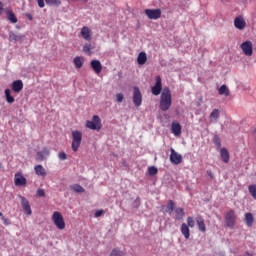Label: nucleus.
Returning a JSON list of instances; mask_svg holds the SVG:
<instances>
[{
	"instance_id": "393cba45",
	"label": "nucleus",
	"mask_w": 256,
	"mask_h": 256,
	"mask_svg": "<svg viewBox=\"0 0 256 256\" xmlns=\"http://www.w3.org/2000/svg\"><path fill=\"white\" fill-rule=\"evenodd\" d=\"M137 63L138 65H145L147 63V53L140 52L137 57Z\"/></svg>"
},
{
	"instance_id": "4c0bfd02",
	"label": "nucleus",
	"mask_w": 256,
	"mask_h": 256,
	"mask_svg": "<svg viewBox=\"0 0 256 256\" xmlns=\"http://www.w3.org/2000/svg\"><path fill=\"white\" fill-rule=\"evenodd\" d=\"M116 99L118 103H123V99H125V96H123L122 93H119L116 95Z\"/></svg>"
},
{
	"instance_id": "ddd939ff",
	"label": "nucleus",
	"mask_w": 256,
	"mask_h": 256,
	"mask_svg": "<svg viewBox=\"0 0 256 256\" xmlns=\"http://www.w3.org/2000/svg\"><path fill=\"white\" fill-rule=\"evenodd\" d=\"M234 27H236V29H239V31H243V29L247 27V22H245V18H243V16H237L234 19Z\"/></svg>"
},
{
	"instance_id": "8fccbe9b",
	"label": "nucleus",
	"mask_w": 256,
	"mask_h": 256,
	"mask_svg": "<svg viewBox=\"0 0 256 256\" xmlns=\"http://www.w3.org/2000/svg\"><path fill=\"white\" fill-rule=\"evenodd\" d=\"M216 143L219 145V147L221 146V142L219 140L216 141Z\"/></svg>"
},
{
	"instance_id": "9b49d317",
	"label": "nucleus",
	"mask_w": 256,
	"mask_h": 256,
	"mask_svg": "<svg viewBox=\"0 0 256 256\" xmlns=\"http://www.w3.org/2000/svg\"><path fill=\"white\" fill-rule=\"evenodd\" d=\"M14 184L16 187H23L27 185V178L21 172H18L14 176Z\"/></svg>"
},
{
	"instance_id": "1a4fd4ad",
	"label": "nucleus",
	"mask_w": 256,
	"mask_h": 256,
	"mask_svg": "<svg viewBox=\"0 0 256 256\" xmlns=\"http://www.w3.org/2000/svg\"><path fill=\"white\" fill-rule=\"evenodd\" d=\"M145 15L148 17V19H161V9H146L144 11Z\"/></svg>"
},
{
	"instance_id": "de8ad7c7",
	"label": "nucleus",
	"mask_w": 256,
	"mask_h": 256,
	"mask_svg": "<svg viewBox=\"0 0 256 256\" xmlns=\"http://www.w3.org/2000/svg\"><path fill=\"white\" fill-rule=\"evenodd\" d=\"M3 13V2H0V15Z\"/></svg>"
},
{
	"instance_id": "6e6552de",
	"label": "nucleus",
	"mask_w": 256,
	"mask_h": 256,
	"mask_svg": "<svg viewBox=\"0 0 256 256\" xmlns=\"http://www.w3.org/2000/svg\"><path fill=\"white\" fill-rule=\"evenodd\" d=\"M152 94L155 96L161 95V91H163V84L161 83V76H156L155 85L151 88Z\"/></svg>"
},
{
	"instance_id": "aec40b11",
	"label": "nucleus",
	"mask_w": 256,
	"mask_h": 256,
	"mask_svg": "<svg viewBox=\"0 0 256 256\" xmlns=\"http://www.w3.org/2000/svg\"><path fill=\"white\" fill-rule=\"evenodd\" d=\"M180 231L185 239H189V237H191V230L189 229L187 224L182 223Z\"/></svg>"
},
{
	"instance_id": "c9c22d12",
	"label": "nucleus",
	"mask_w": 256,
	"mask_h": 256,
	"mask_svg": "<svg viewBox=\"0 0 256 256\" xmlns=\"http://www.w3.org/2000/svg\"><path fill=\"white\" fill-rule=\"evenodd\" d=\"M148 173L151 177H153V175H157V173H159V170L155 166H150L148 168Z\"/></svg>"
},
{
	"instance_id": "412c9836",
	"label": "nucleus",
	"mask_w": 256,
	"mask_h": 256,
	"mask_svg": "<svg viewBox=\"0 0 256 256\" xmlns=\"http://www.w3.org/2000/svg\"><path fill=\"white\" fill-rule=\"evenodd\" d=\"M49 157V149L43 148L42 151L37 152L38 161H45Z\"/></svg>"
},
{
	"instance_id": "0eeeda50",
	"label": "nucleus",
	"mask_w": 256,
	"mask_h": 256,
	"mask_svg": "<svg viewBox=\"0 0 256 256\" xmlns=\"http://www.w3.org/2000/svg\"><path fill=\"white\" fill-rule=\"evenodd\" d=\"M170 162L172 165H181L183 163V156L181 154L177 153L175 149H170Z\"/></svg>"
},
{
	"instance_id": "6ab92c4d",
	"label": "nucleus",
	"mask_w": 256,
	"mask_h": 256,
	"mask_svg": "<svg viewBox=\"0 0 256 256\" xmlns=\"http://www.w3.org/2000/svg\"><path fill=\"white\" fill-rule=\"evenodd\" d=\"M244 221L247 227H253V223H255V217L253 216V213L247 212L245 214Z\"/></svg>"
},
{
	"instance_id": "4be33fe9",
	"label": "nucleus",
	"mask_w": 256,
	"mask_h": 256,
	"mask_svg": "<svg viewBox=\"0 0 256 256\" xmlns=\"http://www.w3.org/2000/svg\"><path fill=\"white\" fill-rule=\"evenodd\" d=\"M171 129H172L173 135H175L176 137L181 135L182 128H181V124L179 122H173Z\"/></svg>"
},
{
	"instance_id": "423d86ee",
	"label": "nucleus",
	"mask_w": 256,
	"mask_h": 256,
	"mask_svg": "<svg viewBox=\"0 0 256 256\" xmlns=\"http://www.w3.org/2000/svg\"><path fill=\"white\" fill-rule=\"evenodd\" d=\"M235 221H237V215H235V210H230L226 213L225 223L226 227L233 229L235 227Z\"/></svg>"
},
{
	"instance_id": "cd10ccee",
	"label": "nucleus",
	"mask_w": 256,
	"mask_h": 256,
	"mask_svg": "<svg viewBox=\"0 0 256 256\" xmlns=\"http://www.w3.org/2000/svg\"><path fill=\"white\" fill-rule=\"evenodd\" d=\"M70 189L75 193H85V188L79 184H73L70 186Z\"/></svg>"
},
{
	"instance_id": "a18cd8bd",
	"label": "nucleus",
	"mask_w": 256,
	"mask_h": 256,
	"mask_svg": "<svg viewBox=\"0 0 256 256\" xmlns=\"http://www.w3.org/2000/svg\"><path fill=\"white\" fill-rule=\"evenodd\" d=\"M207 175L210 176V179H213L214 177L213 172L211 170H207Z\"/></svg>"
},
{
	"instance_id": "ea45409f",
	"label": "nucleus",
	"mask_w": 256,
	"mask_h": 256,
	"mask_svg": "<svg viewBox=\"0 0 256 256\" xmlns=\"http://www.w3.org/2000/svg\"><path fill=\"white\" fill-rule=\"evenodd\" d=\"M83 51H84V53H89V54H91V45H85V46H83Z\"/></svg>"
},
{
	"instance_id": "39448f33",
	"label": "nucleus",
	"mask_w": 256,
	"mask_h": 256,
	"mask_svg": "<svg viewBox=\"0 0 256 256\" xmlns=\"http://www.w3.org/2000/svg\"><path fill=\"white\" fill-rule=\"evenodd\" d=\"M132 101L135 105V107H141L143 103V94H141V90H139V87L135 86L133 88V97Z\"/></svg>"
},
{
	"instance_id": "7ed1b4c3",
	"label": "nucleus",
	"mask_w": 256,
	"mask_h": 256,
	"mask_svg": "<svg viewBox=\"0 0 256 256\" xmlns=\"http://www.w3.org/2000/svg\"><path fill=\"white\" fill-rule=\"evenodd\" d=\"M52 221L57 229H60L61 231L65 229V219L63 218L61 212L55 211L52 215Z\"/></svg>"
},
{
	"instance_id": "603ef678",
	"label": "nucleus",
	"mask_w": 256,
	"mask_h": 256,
	"mask_svg": "<svg viewBox=\"0 0 256 256\" xmlns=\"http://www.w3.org/2000/svg\"><path fill=\"white\" fill-rule=\"evenodd\" d=\"M0 217H3V213L0 212Z\"/></svg>"
},
{
	"instance_id": "49530a36",
	"label": "nucleus",
	"mask_w": 256,
	"mask_h": 256,
	"mask_svg": "<svg viewBox=\"0 0 256 256\" xmlns=\"http://www.w3.org/2000/svg\"><path fill=\"white\" fill-rule=\"evenodd\" d=\"M26 17L29 21H33V16L31 14H26Z\"/></svg>"
},
{
	"instance_id": "b1692460",
	"label": "nucleus",
	"mask_w": 256,
	"mask_h": 256,
	"mask_svg": "<svg viewBox=\"0 0 256 256\" xmlns=\"http://www.w3.org/2000/svg\"><path fill=\"white\" fill-rule=\"evenodd\" d=\"M220 157H221L223 163H228V162H229V159H230L229 151L226 150V148H222V149L220 150Z\"/></svg>"
},
{
	"instance_id": "a19ab883",
	"label": "nucleus",
	"mask_w": 256,
	"mask_h": 256,
	"mask_svg": "<svg viewBox=\"0 0 256 256\" xmlns=\"http://www.w3.org/2000/svg\"><path fill=\"white\" fill-rule=\"evenodd\" d=\"M37 195H38V197H45V190L38 189L37 190Z\"/></svg>"
},
{
	"instance_id": "72a5a7b5",
	"label": "nucleus",
	"mask_w": 256,
	"mask_h": 256,
	"mask_svg": "<svg viewBox=\"0 0 256 256\" xmlns=\"http://www.w3.org/2000/svg\"><path fill=\"white\" fill-rule=\"evenodd\" d=\"M186 225L188 227H190V229H193V227H195V219L191 216H189L187 219H186Z\"/></svg>"
},
{
	"instance_id": "473e14b6",
	"label": "nucleus",
	"mask_w": 256,
	"mask_h": 256,
	"mask_svg": "<svg viewBox=\"0 0 256 256\" xmlns=\"http://www.w3.org/2000/svg\"><path fill=\"white\" fill-rule=\"evenodd\" d=\"M248 191L253 199L256 201V184H251L248 186Z\"/></svg>"
},
{
	"instance_id": "37998d69",
	"label": "nucleus",
	"mask_w": 256,
	"mask_h": 256,
	"mask_svg": "<svg viewBox=\"0 0 256 256\" xmlns=\"http://www.w3.org/2000/svg\"><path fill=\"white\" fill-rule=\"evenodd\" d=\"M2 221H3L4 225H11V221L6 217H2Z\"/></svg>"
},
{
	"instance_id": "bb28decb",
	"label": "nucleus",
	"mask_w": 256,
	"mask_h": 256,
	"mask_svg": "<svg viewBox=\"0 0 256 256\" xmlns=\"http://www.w3.org/2000/svg\"><path fill=\"white\" fill-rule=\"evenodd\" d=\"M218 93L219 95H225V97H229V95H231V92L229 91V88L227 87V85H222L218 89Z\"/></svg>"
},
{
	"instance_id": "9d476101",
	"label": "nucleus",
	"mask_w": 256,
	"mask_h": 256,
	"mask_svg": "<svg viewBox=\"0 0 256 256\" xmlns=\"http://www.w3.org/2000/svg\"><path fill=\"white\" fill-rule=\"evenodd\" d=\"M241 49L247 57H251L253 55V43L251 41H245L241 44Z\"/></svg>"
},
{
	"instance_id": "79ce46f5",
	"label": "nucleus",
	"mask_w": 256,
	"mask_h": 256,
	"mask_svg": "<svg viewBox=\"0 0 256 256\" xmlns=\"http://www.w3.org/2000/svg\"><path fill=\"white\" fill-rule=\"evenodd\" d=\"M37 3L40 9H43V7H45V0H37Z\"/></svg>"
},
{
	"instance_id": "5701e85b",
	"label": "nucleus",
	"mask_w": 256,
	"mask_h": 256,
	"mask_svg": "<svg viewBox=\"0 0 256 256\" xmlns=\"http://www.w3.org/2000/svg\"><path fill=\"white\" fill-rule=\"evenodd\" d=\"M73 63L76 69H81V67H83V64L85 63V59L81 56H76L73 60Z\"/></svg>"
},
{
	"instance_id": "a878e982",
	"label": "nucleus",
	"mask_w": 256,
	"mask_h": 256,
	"mask_svg": "<svg viewBox=\"0 0 256 256\" xmlns=\"http://www.w3.org/2000/svg\"><path fill=\"white\" fill-rule=\"evenodd\" d=\"M174 212L176 221H181L185 217V210L183 208H176Z\"/></svg>"
},
{
	"instance_id": "f257e3e1",
	"label": "nucleus",
	"mask_w": 256,
	"mask_h": 256,
	"mask_svg": "<svg viewBox=\"0 0 256 256\" xmlns=\"http://www.w3.org/2000/svg\"><path fill=\"white\" fill-rule=\"evenodd\" d=\"M172 103L173 99L171 97V90L169 87H165L160 96V111H169V109H171Z\"/></svg>"
},
{
	"instance_id": "20e7f679",
	"label": "nucleus",
	"mask_w": 256,
	"mask_h": 256,
	"mask_svg": "<svg viewBox=\"0 0 256 256\" xmlns=\"http://www.w3.org/2000/svg\"><path fill=\"white\" fill-rule=\"evenodd\" d=\"M86 127L92 131H101V118L98 115H94L92 121H86Z\"/></svg>"
},
{
	"instance_id": "e433bc0d",
	"label": "nucleus",
	"mask_w": 256,
	"mask_h": 256,
	"mask_svg": "<svg viewBox=\"0 0 256 256\" xmlns=\"http://www.w3.org/2000/svg\"><path fill=\"white\" fill-rule=\"evenodd\" d=\"M47 5H55L59 7L61 5V0H45Z\"/></svg>"
},
{
	"instance_id": "dca6fc26",
	"label": "nucleus",
	"mask_w": 256,
	"mask_h": 256,
	"mask_svg": "<svg viewBox=\"0 0 256 256\" xmlns=\"http://www.w3.org/2000/svg\"><path fill=\"white\" fill-rule=\"evenodd\" d=\"M90 67L93 69L96 75H99L101 71H103V65H101V61L99 60H92L90 62Z\"/></svg>"
},
{
	"instance_id": "c03bdc74",
	"label": "nucleus",
	"mask_w": 256,
	"mask_h": 256,
	"mask_svg": "<svg viewBox=\"0 0 256 256\" xmlns=\"http://www.w3.org/2000/svg\"><path fill=\"white\" fill-rule=\"evenodd\" d=\"M101 215H103V210H97L95 212V217H101Z\"/></svg>"
},
{
	"instance_id": "09e8293b",
	"label": "nucleus",
	"mask_w": 256,
	"mask_h": 256,
	"mask_svg": "<svg viewBox=\"0 0 256 256\" xmlns=\"http://www.w3.org/2000/svg\"><path fill=\"white\" fill-rule=\"evenodd\" d=\"M246 255L247 256H253V254L249 253V252H246Z\"/></svg>"
},
{
	"instance_id": "c85d7f7f",
	"label": "nucleus",
	"mask_w": 256,
	"mask_h": 256,
	"mask_svg": "<svg viewBox=\"0 0 256 256\" xmlns=\"http://www.w3.org/2000/svg\"><path fill=\"white\" fill-rule=\"evenodd\" d=\"M5 97H6L7 103H10V104L15 103V98L11 96V90L9 88L5 90Z\"/></svg>"
},
{
	"instance_id": "f704fd0d",
	"label": "nucleus",
	"mask_w": 256,
	"mask_h": 256,
	"mask_svg": "<svg viewBox=\"0 0 256 256\" xmlns=\"http://www.w3.org/2000/svg\"><path fill=\"white\" fill-rule=\"evenodd\" d=\"M210 119L217 121L219 119V109H214L210 114Z\"/></svg>"
},
{
	"instance_id": "4468645a",
	"label": "nucleus",
	"mask_w": 256,
	"mask_h": 256,
	"mask_svg": "<svg viewBox=\"0 0 256 256\" xmlns=\"http://www.w3.org/2000/svg\"><path fill=\"white\" fill-rule=\"evenodd\" d=\"M80 35L85 41H91V38L93 37V31L90 30L89 27L84 26L81 29Z\"/></svg>"
},
{
	"instance_id": "a211bd4d",
	"label": "nucleus",
	"mask_w": 256,
	"mask_h": 256,
	"mask_svg": "<svg viewBox=\"0 0 256 256\" xmlns=\"http://www.w3.org/2000/svg\"><path fill=\"white\" fill-rule=\"evenodd\" d=\"M12 91H14V93H21V91H23V81L15 80L12 83Z\"/></svg>"
},
{
	"instance_id": "2f4dec72",
	"label": "nucleus",
	"mask_w": 256,
	"mask_h": 256,
	"mask_svg": "<svg viewBox=\"0 0 256 256\" xmlns=\"http://www.w3.org/2000/svg\"><path fill=\"white\" fill-rule=\"evenodd\" d=\"M7 19L10 21V23H17V16H15V13L13 11L7 12Z\"/></svg>"
},
{
	"instance_id": "7c9ffc66",
	"label": "nucleus",
	"mask_w": 256,
	"mask_h": 256,
	"mask_svg": "<svg viewBox=\"0 0 256 256\" xmlns=\"http://www.w3.org/2000/svg\"><path fill=\"white\" fill-rule=\"evenodd\" d=\"M109 256H127V255L123 252V250L119 248H114L109 254Z\"/></svg>"
},
{
	"instance_id": "2eb2a0df",
	"label": "nucleus",
	"mask_w": 256,
	"mask_h": 256,
	"mask_svg": "<svg viewBox=\"0 0 256 256\" xmlns=\"http://www.w3.org/2000/svg\"><path fill=\"white\" fill-rule=\"evenodd\" d=\"M196 224H197L198 230L201 233H205L207 231V226L205 225V219L203 218V216L198 215L196 217Z\"/></svg>"
},
{
	"instance_id": "58836bf2",
	"label": "nucleus",
	"mask_w": 256,
	"mask_h": 256,
	"mask_svg": "<svg viewBox=\"0 0 256 256\" xmlns=\"http://www.w3.org/2000/svg\"><path fill=\"white\" fill-rule=\"evenodd\" d=\"M58 157L61 161H65L67 159V154L65 152H60Z\"/></svg>"
},
{
	"instance_id": "f8f14e48",
	"label": "nucleus",
	"mask_w": 256,
	"mask_h": 256,
	"mask_svg": "<svg viewBox=\"0 0 256 256\" xmlns=\"http://www.w3.org/2000/svg\"><path fill=\"white\" fill-rule=\"evenodd\" d=\"M20 201L22 205V209L24 210V213L28 216L33 215V211L31 210V205L29 204V200L27 198L20 196Z\"/></svg>"
},
{
	"instance_id": "f03ea898",
	"label": "nucleus",
	"mask_w": 256,
	"mask_h": 256,
	"mask_svg": "<svg viewBox=\"0 0 256 256\" xmlns=\"http://www.w3.org/2000/svg\"><path fill=\"white\" fill-rule=\"evenodd\" d=\"M81 141H83V133L79 130L72 131L71 148L74 153H77V151H79V147H81Z\"/></svg>"
},
{
	"instance_id": "f3484780",
	"label": "nucleus",
	"mask_w": 256,
	"mask_h": 256,
	"mask_svg": "<svg viewBox=\"0 0 256 256\" xmlns=\"http://www.w3.org/2000/svg\"><path fill=\"white\" fill-rule=\"evenodd\" d=\"M35 174L38 175V177H47V170L44 169L43 165L39 164L34 167Z\"/></svg>"
},
{
	"instance_id": "3c124183",
	"label": "nucleus",
	"mask_w": 256,
	"mask_h": 256,
	"mask_svg": "<svg viewBox=\"0 0 256 256\" xmlns=\"http://www.w3.org/2000/svg\"><path fill=\"white\" fill-rule=\"evenodd\" d=\"M1 167H3V164H2V163H0V169H1Z\"/></svg>"
},
{
	"instance_id": "c756f323",
	"label": "nucleus",
	"mask_w": 256,
	"mask_h": 256,
	"mask_svg": "<svg viewBox=\"0 0 256 256\" xmlns=\"http://www.w3.org/2000/svg\"><path fill=\"white\" fill-rule=\"evenodd\" d=\"M173 211H175V202H173V200H169L167 203L166 213H169V215H171Z\"/></svg>"
}]
</instances>
